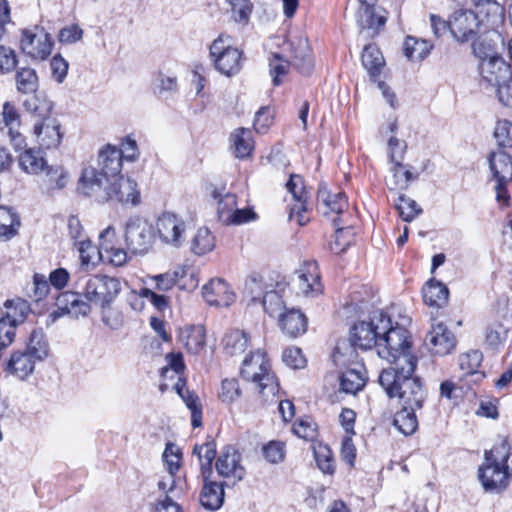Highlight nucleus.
<instances>
[{"instance_id": "58836bf2", "label": "nucleus", "mask_w": 512, "mask_h": 512, "mask_svg": "<svg viewBox=\"0 0 512 512\" xmlns=\"http://www.w3.org/2000/svg\"><path fill=\"white\" fill-rule=\"evenodd\" d=\"M362 64L369 75L375 80L384 65L381 51L374 45H366L362 52Z\"/></svg>"}, {"instance_id": "b1692460", "label": "nucleus", "mask_w": 512, "mask_h": 512, "mask_svg": "<svg viewBox=\"0 0 512 512\" xmlns=\"http://www.w3.org/2000/svg\"><path fill=\"white\" fill-rule=\"evenodd\" d=\"M115 239V229L108 226L99 235L101 258H106L114 266H122L127 261V253L121 248H116L113 245Z\"/></svg>"}, {"instance_id": "412c9836", "label": "nucleus", "mask_w": 512, "mask_h": 512, "mask_svg": "<svg viewBox=\"0 0 512 512\" xmlns=\"http://www.w3.org/2000/svg\"><path fill=\"white\" fill-rule=\"evenodd\" d=\"M376 5H360L356 21L359 28V35L365 39L374 37L379 29L386 23V18L378 15L375 11Z\"/></svg>"}, {"instance_id": "e433bc0d", "label": "nucleus", "mask_w": 512, "mask_h": 512, "mask_svg": "<svg viewBox=\"0 0 512 512\" xmlns=\"http://www.w3.org/2000/svg\"><path fill=\"white\" fill-rule=\"evenodd\" d=\"M292 65L301 74H310L313 69V60L311 51L306 40L300 39L294 48V55L292 58Z\"/></svg>"}, {"instance_id": "423d86ee", "label": "nucleus", "mask_w": 512, "mask_h": 512, "mask_svg": "<svg viewBox=\"0 0 512 512\" xmlns=\"http://www.w3.org/2000/svg\"><path fill=\"white\" fill-rule=\"evenodd\" d=\"M209 54L215 69L230 77L237 74L242 67V52L230 45L228 38L220 35L210 45Z\"/></svg>"}, {"instance_id": "8fccbe9b", "label": "nucleus", "mask_w": 512, "mask_h": 512, "mask_svg": "<svg viewBox=\"0 0 512 512\" xmlns=\"http://www.w3.org/2000/svg\"><path fill=\"white\" fill-rule=\"evenodd\" d=\"M262 454L271 464L282 463L286 456V444L280 440H271L262 447Z\"/></svg>"}, {"instance_id": "9b49d317", "label": "nucleus", "mask_w": 512, "mask_h": 512, "mask_svg": "<svg viewBox=\"0 0 512 512\" xmlns=\"http://www.w3.org/2000/svg\"><path fill=\"white\" fill-rule=\"evenodd\" d=\"M188 225L185 220L172 212H163L156 221L159 239L172 247L182 246L186 238Z\"/></svg>"}, {"instance_id": "dca6fc26", "label": "nucleus", "mask_w": 512, "mask_h": 512, "mask_svg": "<svg viewBox=\"0 0 512 512\" xmlns=\"http://www.w3.org/2000/svg\"><path fill=\"white\" fill-rule=\"evenodd\" d=\"M217 473L226 479L236 483L245 476V468L241 464V454L233 447L227 446L218 457L216 464Z\"/></svg>"}, {"instance_id": "338daca9", "label": "nucleus", "mask_w": 512, "mask_h": 512, "mask_svg": "<svg viewBox=\"0 0 512 512\" xmlns=\"http://www.w3.org/2000/svg\"><path fill=\"white\" fill-rule=\"evenodd\" d=\"M163 459L167 467L168 474L175 475L179 470L181 459L179 449L176 445L167 444L163 453Z\"/></svg>"}, {"instance_id": "c756f323", "label": "nucleus", "mask_w": 512, "mask_h": 512, "mask_svg": "<svg viewBox=\"0 0 512 512\" xmlns=\"http://www.w3.org/2000/svg\"><path fill=\"white\" fill-rule=\"evenodd\" d=\"M224 496L225 493L222 484L205 480L200 493V503L204 508L216 511L223 505Z\"/></svg>"}, {"instance_id": "680f3d73", "label": "nucleus", "mask_w": 512, "mask_h": 512, "mask_svg": "<svg viewBox=\"0 0 512 512\" xmlns=\"http://www.w3.org/2000/svg\"><path fill=\"white\" fill-rule=\"evenodd\" d=\"M494 137L501 147H512V123L498 120L494 129Z\"/></svg>"}, {"instance_id": "3c124183", "label": "nucleus", "mask_w": 512, "mask_h": 512, "mask_svg": "<svg viewBox=\"0 0 512 512\" xmlns=\"http://www.w3.org/2000/svg\"><path fill=\"white\" fill-rule=\"evenodd\" d=\"M510 444L507 439H502L501 442L495 445L491 450L485 451V461L493 463H501V465H509L512 457L510 453Z\"/></svg>"}, {"instance_id": "cd10ccee", "label": "nucleus", "mask_w": 512, "mask_h": 512, "mask_svg": "<svg viewBox=\"0 0 512 512\" xmlns=\"http://www.w3.org/2000/svg\"><path fill=\"white\" fill-rule=\"evenodd\" d=\"M174 389L191 411L192 426L194 428L200 427L202 425V407L199 397L193 391L186 389V380L184 378L177 380Z\"/></svg>"}, {"instance_id": "49530a36", "label": "nucleus", "mask_w": 512, "mask_h": 512, "mask_svg": "<svg viewBox=\"0 0 512 512\" xmlns=\"http://www.w3.org/2000/svg\"><path fill=\"white\" fill-rule=\"evenodd\" d=\"M47 190H61L69 182V174L62 166H46L44 169Z\"/></svg>"}, {"instance_id": "6e6552de", "label": "nucleus", "mask_w": 512, "mask_h": 512, "mask_svg": "<svg viewBox=\"0 0 512 512\" xmlns=\"http://www.w3.org/2000/svg\"><path fill=\"white\" fill-rule=\"evenodd\" d=\"M489 165L496 181V200L502 205H508L510 196L506 186L512 181V158L504 151L494 152L489 157Z\"/></svg>"}, {"instance_id": "f8f14e48", "label": "nucleus", "mask_w": 512, "mask_h": 512, "mask_svg": "<svg viewBox=\"0 0 512 512\" xmlns=\"http://www.w3.org/2000/svg\"><path fill=\"white\" fill-rule=\"evenodd\" d=\"M293 283L298 293L306 297H317L323 293L320 271L316 261L309 260L295 271Z\"/></svg>"}, {"instance_id": "69168bd1", "label": "nucleus", "mask_w": 512, "mask_h": 512, "mask_svg": "<svg viewBox=\"0 0 512 512\" xmlns=\"http://www.w3.org/2000/svg\"><path fill=\"white\" fill-rule=\"evenodd\" d=\"M282 360L287 366L293 369H302L307 363L301 349L297 347L286 348L283 351Z\"/></svg>"}, {"instance_id": "6e6d98bb", "label": "nucleus", "mask_w": 512, "mask_h": 512, "mask_svg": "<svg viewBox=\"0 0 512 512\" xmlns=\"http://www.w3.org/2000/svg\"><path fill=\"white\" fill-rule=\"evenodd\" d=\"M193 453L198 456L201 463L202 473L205 469L210 470L212 462L216 456V445L214 441H207L202 445H195Z\"/></svg>"}, {"instance_id": "c03bdc74", "label": "nucleus", "mask_w": 512, "mask_h": 512, "mask_svg": "<svg viewBox=\"0 0 512 512\" xmlns=\"http://www.w3.org/2000/svg\"><path fill=\"white\" fill-rule=\"evenodd\" d=\"M81 292L66 291L56 298L57 309L48 315V324L55 323L60 317L70 313V307L74 305Z\"/></svg>"}, {"instance_id": "ddd939ff", "label": "nucleus", "mask_w": 512, "mask_h": 512, "mask_svg": "<svg viewBox=\"0 0 512 512\" xmlns=\"http://www.w3.org/2000/svg\"><path fill=\"white\" fill-rule=\"evenodd\" d=\"M106 185L108 184L105 181V177L101 171H98L93 166H87L82 169L78 181V190L82 194L93 198L98 203H106Z\"/></svg>"}, {"instance_id": "09e8293b", "label": "nucleus", "mask_w": 512, "mask_h": 512, "mask_svg": "<svg viewBox=\"0 0 512 512\" xmlns=\"http://www.w3.org/2000/svg\"><path fill=\"white\" fill-rule=\"evenodd\" d=\"M263 309L270 316H278L286 311L282 296L276 291L266 292L261 299Z\"/></svg>"}, {"instance_id": "39448f33", "label": "nucleus", "mask_w": 512, "mask_h": 512, "mask_svg": "<svg viewBox=\"0 0 512 512\" xmlns=\"http://www.w3.org/2000/svg\"><path fill=\"white\" fill-rule=\"evenodd\" d=\"M388 325V315L382 310H374L368 320L355 323L350 331V342L354 348L371 349L378 345L381 331Z\"/></svg>"}, {"instance_id": "4be33fe9", "label": "nucleus", "mask_w": 512, "mask_h": 512, "mask_svg": "<svg viewBox=\"0 0 512 512\" xmlns=\"http://www.w3.org/2000/svg\"><path fill=\"white\" fill-rule=\"evenodd\" d=\"M122 162V153L116 146L107 144L99 151L98 164L107 183L120 175Z\"/></svg>"}, {"instance_id": "f03ea898", "label": "nucleus", "mask_w": 512, "mask_h": 512, "mask_svg": "<svg viewBox=\"0 0 512 512\" xmlns=\"http://www.w3.org/2000/svg\"><path fill=\"white\" fill-rule=\"evenodd\" d=\"M377 345V354L398 368L400 364L417 363V358L410 353L409 332L399 324L393 326L388 316V325L381 331Z\"/></svg>"}, {"instance_id": "a878e982", "label": "nucleus", "mask_w": 512, "mask_h": 512, "mask_svg": "<svg viewBox=\"0 0 512 512\" xmlns=\"http://www.w3.org/2000/svg\"><path fill=\"white\" fill-rule=\"evenodd\" d=\"M38 361L25 350L16 351L7 362L6 372L19 380H25L34 372Z\"/></svg>"}, {"instance_id": "aec40b11", "label": "nucleus", "mask_w": 512, "mask_h": 512, "mask_svg": "<svg viewBox=\"0 0 512 512\" xmlns=\"http://www.w3.org/2000/svg\"><path fill=\"white\" fill-rule=\"evenodd\" d=\"M206 302L211 306L228 307L235 301V293L223 279L210 280L202 288Z\"/></svg>"}, {"instance_id": "bb28decb", "label": "nucleus", "mask_w": 512, "mask_h": 512, "mask_svg": "<svg viewBox=\"0 0 512 512\" xmlns=\"http://www.w3.org/2000/svg\"><path fill=\"white\" fill-rule=\"evenodd\" d=\"M278 322L282 332L290 338H296L307 330L305 315L300 310L294 308L286 310L284 314H280Z\"/></svg>"}, {"instance_id": "a19ab883", "label": "nucleus", "mask_w": 512, "mask_h": 512, "mask_svg": "<svg viewBox=\"0 0 512 512\" xmlns=\"http://www.w3.org/2000/svg\"><path fill=\"white\" fill-rule=\"evenodd\" d=\"M180 341L187 350L197 354L205 345V333L201 326L185 328L180 333Z\"/></svg>"}, {"instance_id": "37998d69", "label": "nucleus", "mask_w": 512, "mask_h": 512, "mask_svg": "<svg viewBox=\"0 0 512 512\" xmlns=\"http://www.w3.org/2000/svg\"><path fill=\"white\" fill-rule=\"evenodd\" d=\"M20 220L10 208L0 206V239H10L17 234Z\"/></svg>"}, {"instance_id": "f3484780", "label": "nucleus", "mask_w": 512, "mask_h": 512, "mask_svg": "<svg viewBox=\"0 0 512 512\" xmlns=\"http://www.w3.org/2000/svg\"><path fill=\"white\" fill-rule=\"evenodd\" d=\"M482 486L486 491L503 490L508 485L509 465L486 462L479 468L478 473Z\"/></svg>"}, {"instance_id": "e2e57ef3", "label": "nucleus", "mask_w": 512, "mask_h": 512, "mask_svg": "<svg viewBox=\"0 0 512 512\" xmlns=\"http://www.w3.org/2000/svg\"><path fill=\"white\" fill-rule=\"evenodd\" d=\"M230 6L232 17L238 22H247L252 10V5L249 0H225Z\"/></svg>"}, {"instance_id": "9d476101", "label": "nucleus", "mask_w": 512, "mask_h": 512, "mask_svg": "<svg viewBox=\"0 0 512 512\" xmlns=\"http://www.w3.org/2000/svg\"><path fill=\"white\" fill-rule=\"evenodd\" d=\"M52 37L41 27L24 29L20 40L23 53L35 60H45L53 49Z\"/></svg>"}, {"instance_id": "6ab92c4d", "label": "nucleus", "mask_w": 512, "mask_h": 512, "mask_svg": "<svg viewBox=\"0 0 512 512\" xmlns=\"http://www.w3.org/2000/svg\"><path fill=\"white\" fill-rule=\"evenodd\" d=\"M33 133L38 144L44 149L57 148L63 137L60 123L51 117L37 121L34 124Z\"/></svg>"}, {"instance_id": "774afa93", "label": "nucleus", "mask_w": 512, "mask_h": 512, "mask_svg": "<svg viewBox=\"0 0 512 512\" xmlns=\"http://www.w3.org/2000/svg\"><path fill=\"white\" fill-rule=\"evenodd\" d=\"M287 190L292 194L295 201L309 199L308 192L304 186L303 178L298 174H292L286 183Z\"/></svg>"}, {"instance_id": "13d9d810", "label": "nucleus", "mask_w": 512, "mask_h": 512, "mask_svg": "<svg viewBox=\"0 0 512 512\" xmlns=\"http://www.w3.org/2000/svg\"><path fill=\"white\" fill-rule=\"evenodd\" d=\"M74 245L78 250L81 265L83 267H89L90 265L94 266V259L97 255H99L100 247H95L88 238H85Z\"/></svg>"}, {"instance_id": "5fc2aeb1", "label": "nucleus", "mask_w": 512, "mask_h": 512, "mask_svg": "<svg viewBox=\"0 0 512 512\" xmlns=\"http://www.w3.org/2000/svg\"><path fill=\"white\" fill-rule=\"evenodd\" d=\"M289 67V61L284 59L280 54H272V57L269 59V69L272 82L275 86H279L282 83L280 77L288 73Z\"/></svg>"}, {"instance_id": "7ed1b4c3", "label": "nucleus", "mask_w": 512, "mask_h": 512, "mask_svg": "<svg viewBox=\"0 0 512 512\" xmlns=\"http://www.w3.org/2000/svg\"><path fill=\"white\" fill-rule=\"evenodd\" d=\"M241 375L245 380L255 383L259 393L265 397L274 396L278 392L277 379L271 372L266 355L260 349L245 357Z\"/></svg>"}, {"instance_id": "603ef678", "label": "nucleus", "mask_w": 512, "mask_h": 512, "mask_svg": "<svg viewBox=\"0 0 512 512\" xmlns=\"http://www.w3.org/2000/svg\"><path fill=\"white\" fill-rule=\"evenodd\" d=\"M314 457L319 469L326 474H333L335 464L331 449L327 445L319 444L314 447Z\"/></svg>"}, {"instance_id": "2f4dec72", "label": "nucleus", "mask_w": 512, "mask_h": 512, "mask_svg": "<svg viewBox=\"0 0 512 512\" xmlns=\"http://www.w3.org/2000/svg\"><path fill=\"white\" fill-rule=\"evenodd\" d=\"M422 294L427 305L441 307L448 301L449 290L443 283L432 279L423 287Z\"/></svg>"}, {"instance_id": "4468645a", "label": "nucleus", "mask_w": 512, "mask_h": 512, "mask_svg": "<svg viewBox=\"0 0 512 512\" xmlns=\"http://www.w3.org/2000/svg\"><path fill=\"white\" fill-rule=\"evenodd\" d=\"M106 185L105 194L107 202L116 201L122 204L138 205L140 203V192L137 189V183L122 175L110 180Z\"/></svg>"}, {"instance_id": "a18cd8bd", "label": "nucleus", "mask_w": 512, "mask_h": 512, "mask_svg": "<svg viewBox=\"0 0 512 512\" xmlns=\"http://www.w3.org/2000/svg\"><path fill=\"white\" fill-rule=\"evenodd\" d=\"M5 306L7 308V312L2 318L8 320L14 326L23 323L30 313V306L28 302L22 299L8 300L5 303Z\"/></svg>"}, {"instance_id": "5701e85b", "label": "nucleus", "mask_w": 512, "mask_h": 512, "mask_svg": "<svg viewBox=\"0 0 512 512\" xmlns=\"http://www.w3.org/2000/svg\"><path fill=\"white\" fill-rule=\"evenodd\" d=\"M348 203L343 192L332 193L326 185L321 184L317 193V209L323 215L328 216L330 213L336 215L342 213Z\"/></svg>"}, {"instance_id": "7c9ffc66", "label": "nucleus", "mask_w": 512, "mask_h": 512, "mask_svg": "<svg viewBox=\"0 0 512 512\" xmlns=\"http://www.w3.org/2000/svg\"><path fill=\"white\" fill-rule=\"evenodd\" d=\"M339 380L341 391L355 395L366 385V371L363 367L347 369L342 372Z\"/></svg>"}, {"instance_id": "052dcab7", "label": "nucleus", "mask_w": 512, "mask_h": 512, "mask_svg": "<svg viewBox=\"0 0 512 512\" xmlns=\"http://www.w3.org/2000/svg\"><path fill=\"white\" fill-rule=\"evenodd\" d=\"M293 432L300 438L312 441L317 437V425L311 418H303L294 423Z\"/></svg>"}, {"instance_id": "a211bd4d", "label": "nucleus", "mask_w": 512, "mask_h": 512, "mask_svg": "<svg viewBox=\"0 0 512 512\" xmlns=\"http://www.w3.org/2000/svg\"><path fill=\"white\" fill-rule=\"evenodd\" d=\"M425 344L434 355L449 354L456 345L454 334L443 323H437L425 337Z\"/></svg>"}, {"instance_id": "72a5a7b5", "label": "nucleus", "mask_w": 512, "mask_h": 512, "mask_svg": "<svg viewBox=\"0 0 512 512\" xmlns=\"http://www.w3.org/2000/svg\"><path fill=\"white\" fill-rule=\"evenodd\" d=\"M19 167L25 173L39 174L43 172L47 163L41 151L32 148L26 149L18 157Z\"/></svg>"}, {"instance_id": "2eb2a0df", "label": "nucleus", "mask_w": 512, "mask_h": 512, "mask_svg": "<svg viewBox=\"0 0 512 512\" xmlns=\"http://www.w3.org/2000/svg\"><path fill=\"white\" fill-rule=\"evenodd\" d=\"M483 83L494 87L503 82H510L512 71L510 66L498 56L484 57L479 65Z\"/></svg>"}, {"instance_id": "f257e3e1", "label": "nucleus", "mask_w": 512, "mask_h": 512, "mask_svg": "<svg viewBox=\"0 0 512 512\" xmlns=\"http://www.w3.org/2000/svg\"><path fill=\"white\" fill-rule=\"evenodd\" d=\"M417 363L400 364L398 368L383 369L378 383L389 398H398L402 407L421 409L426 399V390L421 379L414 376Z\"/></svg>"}, {"instance_id": "0eeeda50", "label": "nucleus", "mask_w": 512, "mask_h": 512, "mask_svg": "<svg viewBox=\"0 0 512 512\" xmlns=\"http://www.w3.org/2000/svg\"><path fill=\"white\" fill-rule=\"evenodd\" d=\"M127 249L135 255H143L153 246L152 226L141 217L130 218L125 227Z\"/></svg>"}, {"instance_id": "bf43d9fd", "label": "nucleus", "mask_w": 512, "mask_h": 512, "mask_svg": "<svg viewBox=\"0 0 512 512\" xmlns=\"http://www.w3.org/2000/svg\"><path fill=\"white\" fill-rule=\"evenodd\" d=\"M241 396V389L235 378L224 379L221 382L219 399L226 404H231Z\"/></svg>"}, {"instance_id": "4c0bfd02", "label": "nucleus", "mask_w": 512, "mask_h": 512, "mask_svg": "<svg viewBox=\"0 0 512 512\" xmlns=\"http://www.w3.org/2000/svg\"><path fill=\"white\" fill-rule=\"evenodd\" d=\"M215 246L216 239L206 227L199 228L191 241V251L198 256L212 252Z\"/></svg>"}, {"instance_id": "de8ad7c7", "label": "nucleus", "mask_w": 512, "mask_h": 512, "mask_svg": "<svg viewBox=\"0 0 512 512\" xmlns=\"http://www.w3.org/2000/svg\"><path fill=\"white\" fill-rule=\"evenodd\" d=\"M395 207L405 222L412 221L417 215L422 213V209L417 202L404 194L398 196Z\"/></svg>"}, {"instance_id": "0e129e2a", "label": "nucleus", "mask_w": 512, "mask_h": 512, "mask_svg": "<svg viewBox=\"0 0 512 512\" xmlns=\"http://www.w3.org/2000/svg\"><path fill=\"white\" fill-rule=\"evenodd\" d=\"M289 218L296 220L300 226L306 225L310 221L308 199L295 201L290 209Z\"/></svg>"}, {"instance_id": "393cba45", "label": "nucleus", "mask_w": 512, "mask_h": 512, "mask_svg": "<svg viewBox=\"0 0 512 512\" xmlns=\"http://www.w3.org/2000/svg\"><path fill=\"white\" fill-rule=\"evenodd\" d=\"M2 120L4 127L8 130L10 142L16 150L22 149L26 142L25 137L20 133L19 128L21 125L20 114L10 102H5L2 109Z\"/></svg>"}, {"instance_id": "4d7b16f0", "label": "nucleus", "mask_w": 512, "mask_h": 512, "mask_svg": "<svg viewBox=\"0 0 512 512\" xmlns=\"http://www.w3.org/2000/svg\"><path fill=\"white\" fill-rule=\"evenodd\" d=\"M167 366L161 370V376L164 378L173 377L176 375L182 378L181 375L184 373L185 364L181 353H170L166 356Z\"/></svg>"}, {"instance_id": "f704fd0d", "label": "nucleus", "mask_w": 512, "mask_h": 512, "mask_svg": "<svg viewBox=\"0 0 512 512\" xmlns=\"http://www.w3.org/2000/svg\"><path fill=\"white\" fill-rule=\"evenodd\" d=\"M25 351L39 361H43L49 354V343L42 329H34L29 335Z\"/></svg>"}, {"instance_id": "1a4fd4ad", "label": "nucleus", "mask_w": 512, "mask_h": 512, "mask_svg": "<svg viewBox=\"0 0 512 512\" xmlns=\"http://www.w3.org/2000/svg\"><path fill=\"white\" fill-rule=\"evenodd\" d=\"M478 15L468 9H459L450 16V33L458 43L474 42L480 27ZM476 53V44H472Z\"/></svg>"}, {"instance_id": "79ce46f5", "label": "nucleus", "mask_w": 512, "mask_h": 512, "mask_svg": "<svg viewBox=\"0 0 512 512\" xmlns=\"http://www.w3.org/2000/svg\"><path fill=\"white\" fill-rule=\"evenodd\" d=\"M17 91L22 94L35 93L39 87V79L33 68L22 67L15 75Z\"/></svg>"}, {"instance_id": "ea45409f", "label": "nucleus", "mask_w": 512, "mask_h": 512, "mask_svg": "<svg viewBox=\"0 0 512 512\" xmlns=\"http://www.w3.org/2000/svg\"><path fill=\"white\" fill-rule=\"evenodd\" d=\"M433 45L425 39L407 36L404 42L405 56L412 61H421L427 57Z\"/></svg>"}, {"instance_id": "473e14b6", "label": "nucleus", "mask_w": 512, "mask_h": 512, "mask_svg": "<svg viewBox=\"0 0 512 512\" xmlns=\"http://www.w3.org/2000/svg\"><path fill=\"white\" fill-rule=\"evenodd\" d=\"M248 335L239 329L230 330L222 339L224 352L229 356L241 355L248 346Z\"/></svg>"}, {"instance_id": "864d4df0", "label": "nucleus", "mask_w": 512, "mask_h": 512, "mask_svg": "<svg viewBox=\"0 0 512 512\" xmlns=\"http://www.w3.org/2000/svg\"><path fill=\"white\" fill-rule=\"evenodd\" d=\"M481 361L482 354L477 350L467 353L460 359L461 367L464 369L465 366H467L468 371H466V373L473 378L474 382L480 381L485 376L483 372L476 371L480 366Z\"/></svg>"}, {"instance_id": "c85d7f7f", "label": "nucleus", "mask_w": 512, "mask_h": 512, "mask_svg": "<svg viewBox=\"0 0 512 512\" xmlns=\"http://www.w3.org/2000/svg\"><path fill=\"white\" fill-rule=\"evenodd\" d=\"M234 156L238 159H245L252 154L254 149L251 131L248 128L240 127L231 132L229 137Z\"/></svg>"}, {"instance_id": "20e7f679", "label": "nucleus", "mask_w": 512, "mask_h": 512, "mask_svg": "<svg viewBox=\"0 0 512 512\" xmlns=\"http://www.w3.org/2000/svg\"><path fill=\"white\" fill-rule=\"evenodd\" d=\"M75 285L88 301L102 308L108 307L121 291L119 280L107 275L81 277Z\"/></svg>"}, {"instance_id": "c9c22d12", "label": "nucleus", "mask_w": 512, "mask_h": 512, "mask_svg": "<svg viewBox=\"0 0 512 512\" xmlns=\"http://www.w3.org/2000/svg\"><path fill=\"white\" fill-rule=\"evenodd\" d=\"M416 410L417 409L412 407L404 406L394 416L393 425L399 432L406 436L412 435L418 427V421L415 415Z\"/></svg>"}]
</instances>
